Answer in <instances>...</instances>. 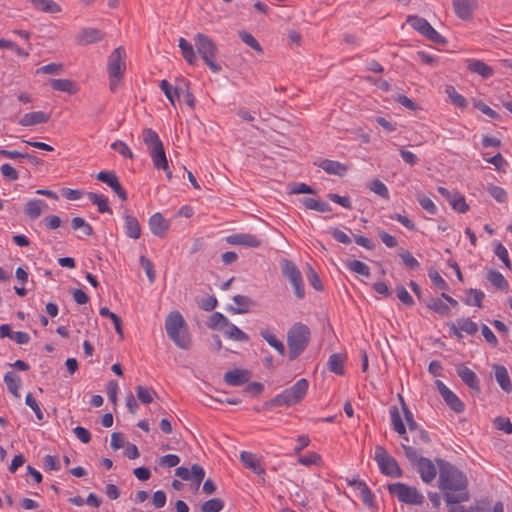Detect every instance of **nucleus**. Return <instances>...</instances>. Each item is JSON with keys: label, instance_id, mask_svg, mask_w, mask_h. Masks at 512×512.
<instances>
[{"label": "nucleus", "instance_id": "obj_5", "mask_svg": "<svg viewBox=\"0 0 512 512\" xmlns=\"http://www.w3.org/2000/svg\"><path fill=\"white\" fill-rule=\"evenodd\" d=\"M194 44L204 63L213 73H218L221 67L215 61L218 48L213 39L206 34L197 33L194 37Z\"/></svg>", "mask_w": 512, "mask_h": 512}, {"label": "nucleus", "instance_id": "obj_59", "mask_svg": "<svg viewBox=\"0 0 512 512\" xmlns=\"http://www.w3.org/2000/svg\"><path fill=\"white\" fill-rule=\"evenodd\" d=\"M494 426L496 429L504 431L506 434H512V424L509 418L498 416L494 419Z\"/></svg>", "mask_w": 512, "mask_h": 512}, {"label": "nucleus", "instance_id": "obj_15", "mask_svg": "<svg viewBox=\"0 0 512 512\" xmlns=\"http://www.w3.org/2000/svg\"><path fill=\"white\" fill-rule=\"evenodd\" d=\"M104 36L105 34L97 28L85 27L78 32L75 42L79 46H86L102 41Z\"/></svg>", "mask_w": 512, "mask_h": 512}, {"label": "nucleus", "instance_id": "obj_40", "mask_svg": "<svg viewBox=\"0 0 512 512\" xmlns=\"http://www.w3.org/2000/svg\"><path fill=\"white\" fill-rule=\"evenodd\" d=\"M427 307L441 316H447L450 312L448 305L440 298L430 299Z\"/></svg>", "mask_w": 512, "mask_h": 512}, {"label": "nucleus", "instance_id": "obj_27", "mask_svg": "<svg viewBox=\"0 0 512 512\" xmlns=\"http://www.w3.org/2000/svg\"><path fill=\"white\" fill-rule=\"evenodd\" d=\"M47 208V204L40 199H32L26 203L25 214L30 219L38 218L42 212Z\"/></svg>", "mask_w": 512, "mask_h": 512}, {"label": "nucleus", "instance_id": "obj_49", "mask_svg": "<svg viewBox=\"0 0 512 512\" xmlns=\"http://www.w3.org/2000/svg\"><path fill=\"white\" fill-rule=\"evenodd\" d=\"M228 322L229 320L223 314L215 312L210 316L208 326L213 329L219 328L223 331Z\"/></svg>", "mask_w": 512, "mask_h": 512}, {"label": "nucleus", "instance_id": "obj_20", "mask_svg": "<svg viewBox=\"0 0 512 512\" xmlns=\"http://www.w3.org/2000/svg\"><path fill=\"white\" fill-rule=\"evenodd\" d=\"M456 371L458 376L461 378V380L472 390L479 392L480 391V384L479 379L474 371H472L470 368L458 365L456 367Z\"/></svg>", "mask_w": 512, "mask_h": 512}, {"label": "nucleus", "instance_id": "obj_3", "mask_svg": "<svg viewBox=\"0 0 512 512\" xmlns=\"http://www.w3.org/2000/svg\"><path fill=\"white\" fill-rule=\"evenodd\" d=\"M142 140L147 147L154 167L158 170H167L168 160L158 134L151 128H145L142 131Z\"/></svg>", "mask_w": 512, "mask_h": 512}, {"label": "nucleus", "instance_id": "obj_53", "mask_svg": "<svg viewBox=\"0 0 512 512\" xmlns=\"http://www.w3.org/2000/svg\"><path fill=\"white\" fill-rule=\"evenodd\" d=\"M446 93L455 106L460 108H465L467 106L466 99L461 94H459L454 87H447Z\"/></svg>", "mask_w": 512, "mask_h": 512}, {"label": "nucleus", "instance_id": "obj_56", "mask_svg": "<svg viewBox=\"0 0 512 512\" xmlns=\"http://www.w3.org/2000/svg\"><path fill=\"white\" fill-rule=\"evenodd\" d=\"M140 265L145 270L146 275H147V277L149 279V282L153 283L155 281V278H156V273H155V270H154V265L151 262V260L148 259L145 256H141L140 257Z\"/></svg>", "mask_w": 512, "mask_h": 512}, {"label": "nucleus", "instance_id": "obj_29", "mask_svg": "<svg viewBox=\"0 0 512 512\" xmlns=\"http://www.w3.org/2000/svg\"><path fill=\"white\" fill-rule=\"evenodd\" d=\"M51 87L54 90L66 92L68 94H76L79 91V87L76 82L70 79H52Z\"/></svg>", "mask_w": 512, "mask_h": 512}, {"label": "nucleus", "instance_id": "obj_14", "mask_svg": "<svg viewBox=\"0 0 512 512\" xmlns=\"http://www.w3.org/2000/svg\"><path fill=\"white\" fill-rule=\"evenodd\" d=\"M436 386L446 404L456 413L464 411V404L458 396L451 391L442 381L437 380Z\"/></svg>", "mask_w": 512, "mask_h": 512}, {"label": "nucleus", "instance_id": "obj_19", "mask_svg": "<svg viewBox=\"0 0 512 512\" xmlns=\"http://www.w3.org/2000/svg\"><path fill=\"white\" fill-rule=\"evenodd\" d=\"M251 378V372L246 369H233L227 371L223 379L229 386H241L247 383Z\"/></svg>", "mask_w": 512, "mask_h": 512}, {"label": "nucleus", "instance_id": "obj_47", "mask_svg": "<svg viewBox=\"0 0 512 512\" xmlns=\"http://www.w3.org/2000/svg\"><path fill=\"white\" fill-rule=\"evenodd\" d=\"M369 189L374 192L375 194H377L378 196L384 198V199H388L389 198V191H388V188L386 187V185L380 181L379 179H374L372 180L369 185H368Z\"/></svg>", "mask_w": 512, "mask_h": 512}, {"label": "nucleus", "instance_id": "obj_10", "mask_svg": "<svg viewBox=\"0 0 512 512\" xmlns=\"http://www.w3.org/2000/svg\"><path fill=\"white\" fill-rule=\"evenodd\" d=\"M282 275L291 283L294 288L295 295L301 299L304 297V284L300 270L288 259H282L281 262Z\"/></svg>", "mask_w": 512, "mask_h": 512}, {"label": "nucleus", "instance_id": "obj_50", "mask_svg": "<svg viewBox=\"0 0 512 512\" xmlns=\"http://www.w3.org/2000/svg\"><path fill=\"white\" fill-rule=\"evenodd\" d=\"M399 257L401 258L403 264L410 270H417L420 267L418 260L414 258L412 254L407 250H401L399 252Z\"/></svg>", "mask_w": 512, "mask_h": 512}, {"label": "nucleus", "instance_id": "obj_1", "mask_svg": "<svg viewBox=\"0 0 512 512\" xmlns=\"http://www.w3.org/2000/svg\"><path fill=\"white\" fill-rule=\"evenodd\" d=\"M439 488L444 492L447 504H458L469 500L468 480L464 473L447 462H439Z\"/></svg>", "mask_w": 512, "mask_h": 512}, {"label": "nucleus", "instance_id": "obj_60", "mask_svg": "<svg viewBox=\"0 0 512 512\" xmlns=\"http://www.w3.org/2000/svg\"><path fill=\"white\" fill-rule=\"evenodd\" d=\"M494 253L502 260L508 269L512 268L511 261L508 256V251L500 242L495 244Z\"/></svg>", "mask_w": 512, "mask_h": 512}, {"label": "nucleus", "instance_id": "obj_18", "mask_svg": "<svg viewBox=\"0 0 512 512\" xmlns=\"http://www.w3.org/2000/svg\"><path fill=\"white\" fill-rule=\"evenodd\" d=\"M148 224L151 232L159 238H164L170 228V222L159 212L149 218Z\"/></svg>", "mask_w": 512, "mask_h": 512}, {"label": "nucleus", "instance_id": "obj_45", "mask_svg": "<svg viewBox=\"0 0 512 512\" xmlns=\"http://www.w3.org/2000/svg\"><path fill=\"white\" fill-rule=\"evenodd\" d=\"M486 190L498 203H505L508 200V194L502 187L489 184Z\"/></svg>", "mask_w": 512, "mask_h": 512}, {"label": "nucleus", "instance_id": "obj_48", "mask_svg": "<svg viewBox=\"0 0 512 512\" xmlns=\"http://www.w3.org/2000/svg\"><path fill=\"white\" fill-rule=\"evenodd\" d=\"M238 36L247 46H249L258 53H262V47L252 34H250L247 31H240L238 33Z\"/></svg>", "mask_w": 512, "mask_h": 512}, {"label": "nucleus", "instance_id": "obj_38", "mask_svg": "<svg viewBox=\"0 0 512 512\" xmlns=\"http://www.w3.org/2000/svg\"><path fill=\"white\" fill-rule=\"evenodd\" d=\"M330 371L342 375L344 373V357L341 354H332L328 360Z\"/></svg>", "mask_w": 512, "mask_h": 512}, {"label": "nucleus", "instance_id": "obj_42", "mask_svg": "<svg viewBox=\"0 0 512 512\" xmlns=\"http://www.w3.org/2000/svg\"><path fill=\"white\" fill-rule=\"evenodd\" d=\"M467 293L469 296L465 299V304L481 308L485 294L477 289H469Z\"/></svg>", "mask_w": 512, "mask_h": 512}, {"label": "nucleus", "instance_id": "obj_46", "mask_svg": "<svg viewBox=\"0 0 512 512\" xmlns=\"http://www.w3.org/2000/svg\"><path fill=\"white\" fill-rule=\"evenodd\" d=\"M449 203L452 208L459 213H465L469 210V205L466 203L464 196L459 193H455L449 200Z\"/></svg>", "mask_w": 512, "mask_h": 512}, {"label": "nucleus", "instance_id": "obj_13", "mask_svg": "<svg viewBox=\"0 0 512 512\" xmlns=\"http://www.w3.org/2000/svg\"><path fill=\"white\" fill-rule=\"evenodd\" d=\"M176 476L185 481H193L198 489L205 477V471L202 466L194 464L189 470L186 467H178L175 471Z\"/></svg>", "mask_w": 512, "mask_h": 512}, {"label": "nucleus", "instance_id": "obj_63", "mask_svg": "<svg viewBox=\"0 0 512 512\" xmlns=\"http://www.w3.org/2000/svg\"><path fill=\"white\" fill-rule=\"evenodd\" d=\"M289 188L290 194H315V191L305 183H292Z\"/></svg>", "mask_w": 512, "mask_h": 512}, {"label": "nucleus", "instance_id": "obj_26", "mask_svg": "<svg viewBox=\"0 0 512 512\" xmlns=\"http://www.w3.org/2000/svg\"><path fill=\"white\" fill-rule=\"evenodd\" d=\"M416 466L420 477L424 482L430 483L435 479L437 471L431 460L425 458Z\"/></svg>", "mask_w": 512, "mask_h": 512}, {"label": "nucleus", "instance_id": "obj_41", "mask_svg": "<svg viewBox=\"0 0 512 512\" xmlns=\"http://www.w3.org/2000/svg\"><path fill=\"white\" fill-rule=\"evenodd\" d=\"M401 446L404 450L405 456L413 465H417L421 462V460L425 459L421 456V451L419 449L414 448L406 443H402Z\"/></svg>", "mask_w": 512, "mask_h": 512}, {"label": "nucleus", "instance_id": "obj_11", "mask_svg": "<svg viewBox=\"0 0 512 512\" xmlns=\"http://www.w3.org/2000/svg\"><path fill=\"white\" fill-rule=\"evenodd\" d=\"M407 23L431 42L441 45L446 44V39L440 35L426 19L419 16H408Z\"/></svg>", "mask_w": 512, "mask_h": 512}, {"label": "nucleus", "instance_id": "obj_32", "mask_svg": "<svg viewBox=\"0 0 512 512\" xmlns=\"http://www.w3.org/2000/svg\"><path fill=\"white\" fill-rule=\"evenodd\" d=\"M494 370L496 381L505 392L509 393L512 390V384L507 369L501 365H494Z\"/></svg>", "mask_w": 512, "mask_h": 512}, {"label": "nucleus", "instance_id": "obj_6", "mask_svg": "<svg viewBox=\"0 0 512 512\" xmlns=\"http://www.w3.org/2000/svg\"><path fill=\"white\" fill-rule=\"evenodd\" d=\"M310 337L308 327L301 323H296L287 334L289 347V358L296 359L306 348Z\"/></svg>", "mask_w": 512, "mask_h": 512}, {"label": "nucleus", "instance_id": "obj_39", "mask_svg": "<svg viewBox=\"0 0 512 512\" xmlns=\"http://www.w3.org/2000/svg\"><path fill=\"white\" fill-rule=\"evenodd\" d=\"M87 196L89 200L98 207L99 212H111L108 205V200L105 196L93 192H89Z\"/></svg>", "mask_w": 512, "mask_h": 512}, {"label": "nucleus", "instance_id": "obj_25", "mask_svg": "<svg viewBox=\"0 0 512 512\" xmlns=\"http://www.w3.org/2000/svg\"><path fill=\"white\" fill-rule=\"evenodd\" d=\"M466 63H467V68L469 71H471L472 73L478 74L479 76H481L484 79L490 78L494 73L493 68L488 66L486 63H484L481 60L468 59L466 61Z\"/></svg>", "mask_w": 512, "mask_h": 512}, {"label": "nucleus", "instance_id": "obj_8", "mask_svg": "<svg viewBox=\"0 0 512 512\" xmlns=\"http://www.w3.org/2000/svg\"><path fill=\"white\" fill-rule=\"evenodd\" d=\"M388 490L390 494L396 497L400 502L408 505H421L424 501L423 494L415 487L401 482L389 484Z\"/></svg>", "mask_w": 512, "mask_h": 512}, {"label": "nucleus", "instance_id": "obj_62", "mask_svg": "<svg viewBox=\"0 0 512 512\" xmlns=\"http://www.w3.org/2000/svg\"><path fill=\"white\" fill-rule=\"evenodd\" d=\"M0 172L2 176L9 181H16L19 178V174L16 169L8 163L1 165Z\"/></svg>", "mask_w": 512, "mask_h": 512}, {"label": "nucleus", "instance_id": "obj_2", "mask_svg": "<svg viewBox=\"0 0 512 512\" xmlns=\"http://www.w3.org/2000/svg\"><path fill=\"white\" fill-rule=\"evenodd\" d=\"M186 321L178 311H172L165 320V330L168 337L180 349L188 350L191 347V338L187 332Z\"/></svg>", "mask_w": 512, "mask_h": 512}, {"label": "nucleus", "instance_id": "obj_55", "mask_svg": "<svg viewBox=\"0 0 512 512\" xmlns=\"http://www.w3.org/2000/svg\"><path fill=\"white\" fill-rule=\"evenodd\" d=\"M456 322L460 329L469 335L475 334L478 330V325L468 318H460Z\"/></svg>", "mask_w": 512, "mask_h": 512}, {"label": "nucleus", "instance_id": "obj_9", "mask_svg": "<svg viewBox=\"0 0 512 512\" xmlns=\"http://www.w3.org/2000/svg\"><path fill=\"white\" fill-rule=\"evenodd\" d=\"M374 459L383 474L391 477L402 476V470L400 469L397 461L389 455L384 447L379 445L375 447Z\"/></svg>", "mask_w": 512, "mask_h": 512}, {"label": "nucleus", "instance_id": "obj_31", "mask_svg": "<svg viewBox=\"0 0 512 512\" xmlns=\"http://www.w3.org/2000/svg\"><path fill=\"white\" fill-rule=\"evenodd\" d=\"M178 46L181 50L183 58L189 65H195L197 63V56L194 51L193 45L184 38L178 40Z\"/></svg>", "mask_w": 512, "mask_h": 512}, {"label": "nucleus", "instance_id": "obj_4", "mask_svg": "<svg viewBox=\"0 0 512 512\" xmlns=\"http://www.w3.org/2000/svg\"><path fill=\"white\" fill-rule=\"evenodd\" d=\"M126 51L123 46L114 49L107 60L109 87L112 92L120 86L126 70Z\"/></svg>", "mask_w": 512, "mask_h": 512}, {"label": "nucleus", "instance_id": "obj_64", "mask_svg": "<svg viewBox=\"0 0 512 512\" xmlns=\"http://www.w3.org/2000/svg\"><path fill=\"white\" fill-rule=\"evenodd\" d=\"M417 199H418L419 204L421 205V207L424 210H426L430 214H436L437 208H436L434 202L430 198H428L422 194H419L417 196Z\"/></svg>", "mask_w": 512, "mask_h": 512}, {"label": "nucleus", "instance_id": "obj_52", "mask_svg": "<svg viewBox=\"0 0 512 512\" xmlns=\"http://www.w3.org/2000/svg\"><path fill=\"white\" fill-rule=\"evenodd\" d=\"M348 268L357 273V274H360L364 277H369L370 276V268L368 267L367 264H365L364 262L360 261V260H353V261H350L348 264H347Z\"/></svg>", "mask_w": 512, "mask_h": 512}, {"label": "nucleus", "instance_id": "obj_28", "mask_svg": "<svg viewBox=\"0 0 512 512\" xmlns=\"http://www.w3.org/2000/svg\"><path fill=\"white\" fill-rule=\"evenodd\" d=\"M233 302L236 306L230 307V310L235 314L247 313L249 312L250 308L255 305V303L249 297L244 295H235L233 297Z\"/></svg>", "mask_w": 512, "mask_h": 512}, {"label": "nucleus", "instance_id": "obj_37", "mask_svg": "<svg viewBox=\"0 0 512 512\" xmlns=\"http://www.w3.org/2000/svg\"><path fill=\"white\" fill-rule=\"evenodd\" d=\"M260 335L266 342L273 347L280 355H284L285 346L282 341L278 340L269 330L263 329L260 331Z\"/></svg>", "mask_w": 512, "mask_h": 512}, {"label": "nucleus", "instance_id": "obj_34", "mask_svg": "<svg viewBox=\"0 0 512 512\" xmlns=\"http://www.w3.org/2000/svg\"><path fill=\"white\" fill-rule=\"evenodd\" d=\"M224 335L234 341L244 342L249 339L248 335L240 330L236 325L228 322L223 330Z\"/></svg>", "mask_w": 512, "mask_h": 512}, {"label": "nucleus", "instance_id": "obj_23", "mask_svg": "<svg viewBox=\"0 0 512 512\" xmlns=\"http://www.w3.org/2000/svg\"><path fill=\"white\" fill-rule=\"evenodd\" d=\"M125 233L129 238L138 239L141 236V226L136 217L128 211L123 214Z\"/></svg>", "mask_w": 512, "mask_h": 512}, {"label": "nucleus", "instance_id": "obj_30", "mask_svg": "<svg viewBox=\"0 0 512 512\" xmlns=\"http://www.w3.org/2000/svg\"><path fill=\"white\" fill-rule=\"evenodd\" d=\"M33 7L39 11L57 14L62 11L61 6L53 0H29Z\"/></svg>", "mask_w": 512, "mask_h": 512}, {"label": "nucleus", "instance_id": "obj_16", "mask_svg": "<svg viewBox=\"0 0 512 512\" xmlns=\"http://www.w3.org/2000/svg\"><path fill=\"white\" fill-rule=\"evenodd\" d=\"M226 242L230 245H239L250 248H257L262 244V240L254 234L236 233L226 237Z\"/></svg>", "mask_w": 512, "mask_h": 512}, {"label": "nucleus", "instance_id": "obj_12", "mask_svg": "<svg viewBox=\"0 0 512 512\" xmlns=\"http://www.w3.org/2000/svg\"><path fill=\"white\" fill-rule=\"evenodd\" d=\"M454 13L461 20H471L478 9L477 0H452Z\"/></svg>", "mask_w": 512, "mask_h": 512}, {"label": "nucleus", "instance_id": "obj_57", "mask_svg": "<svg viewBox=\"0 0 512 512\" xmlns=\"http://www.w3.org/2000/svg\"><path fill=\"white\" fill-rule=\"evenodd\" d=\"M111 148L115 151H117L120 155H122L125 158L133 159L134 154L131 151V149L128 147V145L123 141H115L111 144Z\"/></svg>", "mask_w": 512, "mask_h": 512}, {"label": "nucleus", "instance_id": "obj_44", "mask_svg": "<svg viewBox=\"0 0 512 512\" xmlns=\"http://www.w3.org/2000/svg\"><path fill=\"white\" fill-rule=\"evenodd\" d=\"M224 508V502L220 498H213L202 503L201 512H220Z\"/></svg>", "mask_w": 512, "mask_h": 512}, {"label": "nucleus", "instance_id": "obj_35", "mask_svg": "<svg viewBox=\"0 0 512 512\" xmlns=\"http://www.w3.org/2000/svg\"><path fill=\"white\" fill-rule=\"evenodd\" d=\"M4 382L7 389L15 396L20 397L19 389L21 387V379L15 372H7L4 376Z\"/></svg>", "mask_w": 512, "mask_h": 512}, {"label": "nucleus", "instance_id": "obj_58", "mask_svg": "<svg viewBox=\"0 0 512 512\" xmlns=\"http://www.w3.org/2000/svg\"><path fill=\"white\" fill-rule=\"evenodd\" d=\"M63 72V65L61 63H50L37 69V73L60 75Z\"/></svg>", "mask_w": 512, "mask_h": 512}, {"label": "nucleus", "instance_id": "obj_43", "mask_svg": "<svg viewBox=\"0 0 512 512\" xmlns=\"http://www.w3.org/2000/svg\"><path fill=\"white\" fill-rule=\"evenodd\" d=\"M71 226L74 230L80 229L83 236H90L93 234L92 226L82 217H74L71 221Z\"/></svg>", "mask_w": 512, "mask_h": 512}, {"label": "nucleus", "instance_id": "obj_51", "mask_svg": "<svg viewBox=\"0 0 512 512\" xmlns=\"http://www.w3.org/2000/svg\"><path fill=\"white\" fill-rule=\"evenodd\" d=\"M136 393L138 399L144 404L151 403L156 395V392L152 388H146L143 386H138L136 388Z\"/></svg>", "mask_w": 512, "mask_h": 512}, {"label": "nucleus", "instance_id": "obj_7", "mask_svg": "<svg viewBox=\"0 0 512 512\" xmlns=\"http://www.w3.org/2000/svg\"><path fill=\"white\" fill-rule=\"evenodd\" d=\"M308 390V381L304 378L298 380L292 387L285 389L275 396L268 405L271 406H292L300 402Z\"/></svg>", "mask_w": 512, "mask_h": 512}, {"label": "nucleus", "instance_id": "obj_24", "mask_svg": "<svg viewBox=\"0 0 512 512\" xmlns=\"http://www.w3.org/2000/svg\"><path fill=\"white\" fill-rule=\"evenodd\" d=\"M49 119V114L43 111H36L24 114L22 118L18 121V123L23 127H29L37 124L47 123Z\"/></svg>", "mask_w": 512, "mask_h": 512}, {"label": "nucleus", "instance_id": "obj_54", "mask_svg": "<svg viewBox=\"0 0 512 512\" xmlns=\"http://www.w3.org/2000/svg\"><path fill=\"white\" fill-rule=\"evenodd\" d=\"M321 460L320 454L316 452H309L307 455L298 458V462L304 466H319L321 465Z\"/></svg>", "mask_w": 512, "mask_h": 512}, {"label": "nucleus", "instance_id": "obj_61", "mask_svg": "<svg viewBox=\"0 0 512 512\" xmlns=\"http://www.w3.org/2000/svg\"><path fill=\"white\" fill-rule=\"evenodd\" d=\"M363 503L371 507L373 505L372 494L365 483H358V490Z\"/></svg>", "mask_w": 512, "mask_h": 512}, {"label": "nucleus", "instance_id": "obj_36", "mask_svg": "<svg viewBox=\"0 0 512 512\" xmlns=\"http://www.w3.org/2000/svg\"><path fill=\"white\" fill-rule=\"evenodd\" d=\"M487 279L498 290L508 291V288H509L508 281L504 278V276L500 272H498L496 270H490L487 273Z\"/></svg>", "mask_w": 512, "mask_h": 512}, {"label": "nucleus", "instance_id": "obj_33", "mask_svg": "<svg viewBox=\"0 0 512 512\" xmlns=\"http://www.w3.org/2000/svg\"><path fill=\"white\" fill-rule=\"evenodd\" d=\"M390 416L394 430L400 436H402L406 442H408V437L406 436V428L402 421L399 409L396 406L390 408Z\"/></svg>", "mask_w": 512, "mask_h": 512}, {"label": "nucleus", "instance_id": "obj_21", "mask_svg": "<svg viewBox=\"0 0 512 512\" xmlns=\"http://www.w3.org/2000/svg\"><path fill=\"white\" fill-rule=\"evenodd\" d=\"M240 460L246 468L250 469L255 474L263 475L265 473V469L261 463L260 458H258L255 454L243 451L240 453Z\"/></svg>", "mask_w": 512, "mask_h": 512}, {"label": "nucleus", "instance_id": "obj_22", "mask_svg": "<svg viewBox=\"0 0 512 512\" xmlns=\"http://www.w3.org/2000/svg\"><path fill=\"white\" fill-rule=\"evenodd\" d=\"M321 169H323L327 174L336 175V176H344L348 171V166L340 163L338 161L323 159L319 161L317 164Z\"/></svg>", "mask_w": 512, "mask_h": 512}, {"label": "nucleus", "instance_id": "obj_17", "mask_svg": "<svg viewBox=\"0 0 512 512\" xmlns=\"http://www.w3.org/2000/svg\"><path fill=\"white\" fill-rule=\"evenodd\" d=\"M96 178L107 184L111 189L119 196V198L123 201L127 200V193L120 184L118 177L114 172L111 171H101L96 175Z\"/></svg>", "mask_w": 512, "mask_h": 512}]
</instances>
